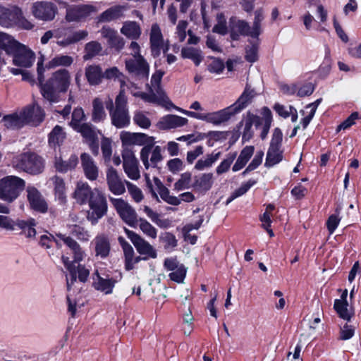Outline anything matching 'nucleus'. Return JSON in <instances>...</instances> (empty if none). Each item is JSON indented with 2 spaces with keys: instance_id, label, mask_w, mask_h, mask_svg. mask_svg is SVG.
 <instances>
[{
  "instance_id": "obj_1",
  "label": "nucleus",
  "mask_w": 361,
  "mask_h": 361,
  "mask_svg": "<svg viewBox=\"0 0 361 361\" xmlns=\"http://www.w3.org/2000/svg\"><path fill=\"white\" fill-rule=\"evenodd\" d=\"M71 77L66 69H59L52 73L44 84H41L42 97L49 102L56 103L61 99V93L67 92L71 85Z\"/></svg>"
},
{
  "instance_id": "obj_2",
  "label": "nucleus",
  "mask_w": 361,
  "mask_h": 361,
  "mask_svg": "<svg viewBox=\"0 0 361 361\" xmlns=\"http://www.w3.org/2000/svg\"><path fill=\"white\" fill-rule=\"evenodd\" d=\"M0 25L7 28L18 26L25 30L33 27L32 23L23 16L22 10L16 6L0 5Z\"/></svg>"
},
{
  "instance_id": "obj_3",
  "label": "nucleus",
  "mask_w": 361,
  "mask_h": 361,
  "mask_svg": "<svg viewBox=\"0 0 361 361\" xmlns=\"http://www.w3.org/2000/svg\"><path fill=\"white\" fill-rule=\"evenodd\" d=\"M12 166L16 170L36 175L42 173L44 164L43 159L34 152H25L13 157Z\"/></svg>"
},
{
  "instance_id": "obj_4",
  "label": "nucleus",
  "mask_w": 361,
  "mask_h": 361,
  "mask_svg": "<svg viewBox=\"0 0 361 361\" xmlns=\"http://www.w3.org/2000/svg\"><path fill=\"white\" fill-rule=\"evenodd\" d=\"M25 187L23 179L16 176H7L0 179V200L11 203Z\"/></svg>"
},
{
  "instance_id": "obj_5",
  "label": "nucleus",
  "mask_w": 361,
  "mask_h": 361,
  "mask_svg": "<svg viewBox=\"0 0 361 361\" xmlns=\"http://www.w3.org/2000/svg\"><path fill=\"white\" fill-rule=\"evenodd\" d=\"M127 103L124 90H121L115 99V109L110 112L111 123L117 128H123L130 124V117Z\"/></svg>"
},
{
  "instance_id": "obj_6",
  "label": "nucleus",
  "mask_w": 361,
  "mask_h": 361,
  "mask_svg": "<svg viewBox=\"0 0 361 361\" xmlns=\"http://www.w3.org/2000/svg\"><path fill=\"white\" fill-rule=\"evenodd\" d=\"M90 211L87 212V219L92 225H96L98 221L106 215L108 204L104 194L94 188V193L88 202Z\"/></svg>"
},
{
  "instance_id": "obj_7",
  "label": "nucleus",
  "mask_w": 361,
  "mask_h": 361,
  "mask_svg": "<svg viewBox=\"0 0 361 361\" xmlns=\"http://www.w3.org/2000/svg\"><path fill=\"white\" fill-rule=\"evenodd\" d=\"M126 69L132 78L146 80L149 74V64L143 56L130 57L125 61Z\"/></svg>"
},
{
  "instance_id": "obj_8",
  "label": "nucleus",
  "mask_w": 361,
  "mask_h": 361,
  "mask_svg": "<svg viewBox=\"0 0 361 361\" xmlns=\"http://www.w3.org/2000/svg\"><path fill=\"white\" fill-rule=\"evenodd\" d=\"M61 259L69 273V276H66V283L68 290L75 283L77 278L82 283H85L87 281L90 271L85 265L79 264L78 266H75L74 262H71L66 256H62Z\"/></svg>"
},
{
  "instance_id": "obj_9",
  "label": "nucleus",
  "mask_w": 361,
  "mask_h": 361,
  "mask_svg": "<svg viewBox=\"0 0 361 361\" xmlns=\"http://www.w3.org/2000/svg\"><path fill=\"white\" fill-rule=\"evenodd\" d=\"M109 200L121 219L129 226L137 228L139 219L135 209L121 198L110 197Z\"/></svg>"
},
{
  "instance_id": "obj_10",
  "label": "nucleus",
  "mask_w": 361,
  "mask_h": 361,
  "mask_svg": "<svg viewBox=\"0 0 361 361\" xmlns=\"http://www.w3.org/2000/svg\"><path fill=\"white\" fill-rule=\"evenodd\" d=\"M55 35L56 43L65 48L85 39L88 35V32L85 30L74 31L68 27H61L55 30Z\"/></svg>"
},
{
  "instance_id": "obj_11",
  "label": "nucleus",
  "mask_w": 361,
  "mask_h": 361,
  "mask_svg": "<svg viewBox=\"0 0 361 361\" xmlns=\"http://www.w3.org/2000/svg\"><path fill=\"white\" fill-rule=\"evenodd\" d=\"M282 137L281 130L278 128H275L267 153L265 166H274L282 160L283 151L281 149Z\"/></svg>"
},
{
  "instance_id": "obj_12",
  "label": "nucleus",
  "mask_w": 361,
  "mask_h": 361,
  "mask_svg": "<svg viewBox=\"0 0 361 361\" xmlns=\"http://www.w3.org/2000/svg\"><path fill=\"white\" fill-rule=\"evenodd\" d=\"M149 45L151 54L154 58L160 56L161 51L166 54L169 49V40H164L161 30L157 23L151 26L149 32Z\"/></svg>"
},
{
  "instance_id": "obj_13",
  "label": "nucleus",
  "mask_w": 361,
  "mask_h": 361,
  "mask_svg": "<svg viewBox=\"0 0 361 361\" xmlns=\"http://www.w3.org/2000/svg\"><path fill=\"white\" fill-rule=\"evenodd\" d=\"M58 2L66 8V20L70 23L84 20L97 11V8L90 4L68 6L66 2L59 1Z\"/></svg>"
},
{
  "instance_id": "obj_14",
  "label": "nucleus",
  "mask_w": 361,
  "mask_h": 361,
  "mask_svg": "<svg viewBox=\"0 0 361 361\" xmlns=\"http://www.w3.org/2000/svg\"><path fill=\"white\" fill-rule=\"evenodd\" d=\"M124 231L136 248L137 252L147 256L143 259L145 260L149 257L152 259L157 257V255L155 249L148 241L133 231L124 228Z\"/></svg>"
},
{
  "instance_id": "obj_15",
  "label": "nucleus",
  "mask_w": 361,
  "mask_h": 361,
  "mask_svg": "<svg viewBox=\"0 0 361 361\" xmlns=\"http://www.w3.org/2000/svg\"><path fill=\"white\" fill-rule=\"evenodd\" d=\"M10 56L13 57V63L15 66L22 68L31 67L35 61V53L26 46L18 42Z\"/></svg>"
},
{
  "instance_id": "obj_16",
  "label": "nucleus",
  "mask_w": 361,
  "mask_h": 361,
  "mask_svg": "<svg viewBox=\"0 0 361 361\" xmlns=\"http://www.w3.org/2000/svg\"><path fill=\"white\" fill-rule=\"evenodd\" d=\"M31 11L32 15L38 20L50 21L57 13V6L51 1H41L32 4Z\"/></svg>"
},
{
  "instance_id": "obj_17",
  "label": "nucleus",
  "mask_w": 361,
  "mask_h": 361,
  "mask_svg": "<svg viewBox=\"0 0 361 361\" xmlns=\"http://www.w3.org/2000/svg\"><path fill=\"white\" fill-rule=\"evenodd\" d=\"M123 150L126 149L133 150L132 147L135 145L142 146L145 143L154 142V137L142 133H130L122 131L120 134Z\"/></svg>"
},
{
  "instance_id": "obj_18",
  "label": "nucleus",
  "mask_w": 361,
  "mask_h": 361,
  "mask_svg": "<svg viewBox=\"0 0 361 361\" xmlns=\"http://www.w3.org/2000/svg\"><path fill=\"white\" fill-rule=\"evenodd\" d=\"M123 167L127 176L133 180L140 178V172L138 168V161L136 159L134 151L126 149L122 150Z\"/></svg>"
},
{
  "instance_id": "obj_19",
  "label": "nucleus",
  "mask_w": 361,
  "mask_h": 361,
  "mask_svg": "<svg viewBox=\"0 0 361 361\" xmlns=\"http://www.w3.org/2000/svg\"><path fill=\"white\" fill-rule=\"evenodd\" d=\"M149 93L137 92L133 93V96L136 97H140L142 100L146 102L157 104L161 105L168 110L170 109V106H173V104L166 95L164 91L159 92L157 94L152 90V87H149Z\"/></svg>"
},
{
  "instance_id": "obj_20",
  "label": "nucleus",
  "mask_w": 361,
  "mask_h": 361,
  "mask_svg": "<svg viewBox=\"0 0 361 361\" xmlns=\"http://www.w3.org/2000/svg\"><path fill=\"white\" fill-rule=\"evenodd\" d=\"M76 132L80 133L85 142L90 146L93 152L97 154L98 152V134L100 133L92 124L90 123H85Z\"/></svg>"
},
{
  "instance_id": "obj_21",
  "label": "nucleus",
  "mask_w": 361,
  "mask_h": 361,
  "mask_svg": "<svg viewBox=\"0 0 361 361\" xmlns=\"http://www.w3.org/2000/svg\"><path fill=\"white\" fill-rule=\"evenodd\" d=\"M106 183L109 190L115 195H121L126 192V183L120 178L117 171L112 166L106 171Z\"/></svg>"
},
{
  "instance_id": "obj_22",
  "label": "nucleus",
  "mask_w": 361,
  "mask_h": 361,
  "mask_svg": "<svg viewBox=\"0 0 361 361\" xmlns=\"http://www.w3.org/2000/svg\"><path fill=\"white\" fill-rule=\"evenodd\" d=\"M94 251L95 257L106 258L110 253L111 244L109 237L104 233L97 234L90 243Z\"/></svg>"
},
{
  "instance_id": "obj_23",
  "label": "nucleus",
  "mask_w": 361,
  "mask_h": 361,
  "mask_svg": "<svg viewBox=\"0 0 361 361\" xmlns=\"http://www.w3.org/2000/svg\"><path fill=\"white\" fill-rule=\"evenodd\" d=\"M21 112L23 117L25 118V125L38 126L44 118V110L37 104L26 106Z\"/></svg>"
},
{
  "instance_id": "obj_24",
  "label": "nucleus",
  "mask_w": 361,
  "mask_h": 361,
  "mask_svg": "<svg viewBox=\"0 0 361 361\" xmlns=\"http://www.w3.org/2000/svg\"><path fill=\"white\" fill-rule=\"evenodd\" d=\"M92 286L105 295L111 294L115 287L117 280L112 277H102L100 276L98 270H95L92 275Z\"/></svg>"
},
{
  "instance_id": "obj_25",
  "label": "nucleus",
  "mask_w": 361,
  "mask_h": 361,
  "mask_svg": "<svg viewBox=\"0 0 361 361\" xmlns=\"http://www.w3.org/2000/svg\"><path fill=\"white\" fill-rule=\"evenodd\" d=\"M27 193L29 204L33 210L40 213L47 212L48 209L47 203L37 188L28 186Z\"/></svg>"
},
{
  "instance_id": "obj_26",
  "label": "nucleus",
  "mask_w": 361,
  "mask_h": 361,
  "mask_svg": "<svg viewBox=\"0 0 361 361\" xmlns=\"http://www.w3.org/2000/svg\"><path fill=\"white\" fill-rule=\"evenodd\" d=\"M101 35L106 39L109 46L117 51H121L125 47L124 39L118 35L116 30L109 26H103L100 30Z\"/></svg>"
},
{
  "instance_id": "obj_27",
  "label": "nucleus",
  "mask_w": 361,
  "mask_h": 361,
  "mask_svg": "<svg viewBox=\"0 0 361 361\" xmlns=\"http://www.w3.org/2000/svg\"><path fill=\"white\" fill-rule=\"evenodd\" d=\"M231 37L233 39H237L239 35L248 36L252 38H257L258 34L254 32V27L244 20L239 19H232Z\"/></svg>"
},
{
  "instance_id": "obj_28",
  "label": "nucleus",
  "mask_w": 361,
  "mask_h": 361,
  "mask_svg": "<svg viewBox=\"0 0 361 361\" xmlns=\"http://www.w3.org/2000/svg\"><path fill=\"white\" fill-rule=\"evenodd\" d=\"M213 183V174L204 173L193 178L192 188L195 192L204 195L212 188Z\"/></svg>"
},
{
  "instance_id": "obj_29",
  "label": "nucleus",
  "mask_w": 361,
  "mask_h": 361,
  "mask_svg": "<svg viewBox=\"0 0 361 361\" xmlns=\"http://www.w3.org/2000/svg\"><path fill=\"white\" fill-rule=\"evenodd\" d=\"M56 237L61 240L64 244L68 246L72 252L73 256L74 264L82 261L86 255L81 246L73 238L65 234L57 233Z\"/></svg>"
},
{
  "instance_id": "obj_30",
  "label": "nucleus",
  "mask_w": 361,
  "mask_h": 361,
  "mask_svg": "<svg viewBox=\"0 0 361 361\" xmlns=\"http://www.w3.org/2000/svg\"><path fill=\"white\" fill-rule=\"evenodd\" d=\"M56 237L61 240L64 244L68 246L72 252L73 256L74 264L82 261L86 255L81 246L73 238L65 234L57 233Z\"/></svg>"
},
{
  "instance_id": "obj_31",
  "label": "nucleus",
  "mask_w": 361,
  "mask_h": 361,
  "mask_svg": "<svg viewBox=\"0 0 361 361\" xmlns=\"http://www.w3.org/2000/svg\"><path fill=\"white\" fill-rule=\"evenodd\" d=\"M235 114L229 106L217 111L204 114V121L215 126H219L228 121Z\"/></svg>"
},
{
  "instance_id": "obj_32",
  "label": "nucleus",
  "mask_w": 361,
  "mask_h": 361,
  "mask_svg": "<svg viewBox=\"0 0 361 361\" xmlns=\"http://www.w3.org/2000/svg\"><path fill=\"white\" fill-rule=\"evenodd\" d=\"M18 42L13 36L4 32H0V63L5 62V57L10 56L15 47L18 46Z\"/></svg>"
},
{
  "instance_id": "obj_33",
  "label": "nucleus",
  "mask_w": 361,
  "mask_h": 361,
  "mask_svg": "<svg viewBox=\"0 0 361 361\" xmlns=\"http://www.w3.org/2000/svg\"><path fill=\"white\" fill-rule=\"evenodd\" d=\"M255 96V91L247 85L237 101L230 106L234 114H237L246 108L252 102Z\"/></svg>"
},
{
  "instance_id": "obj_34",
  "label": "nucleus",
  "mask_w": 361,
  "mask_h": 361,
  "mask_svg": "<svg viewBox=\"0 0 361 361\" xmlns=\"http://www.w3.org/2000/svg\"><path fill=\"white\" fill-rule=\"evenodd\" d=\"M80 159L85 177L90 180H95L98 178L99 169L93 159L87 153H82Z\"/></svg>"
},
{
  "instance_id": "obj_35",
  "label": "nucleus",
  "mask_w": 361,
  "mask_h": 361,
  "mask_svg": "<svg viewBox=\"0 0 361 361\" xmlns=\"http://www.w3.org/2000/svg\"><path fill=\"white\" fill-rule=\"evenodd\" d=\"M188 119L177 115L169 114L161 118L158 127L161 130H168L182 127L188 123Z\"/></svg>"
},
{
  "instance_id": "obj_36",
  "label": "nucleus",
  "mask_w": 361,
  "mask_h": 361,
  "mask_svg": "<svg viewBox=\"0 0 361 361\" xmlns=\"http://www.w3.org/2000/svg\"><path fill=\"white\" fill-rule=\"evenodd\" d=\"M94 193V189L92 190L87 183L78 181L73 193V197L78 203L84 204L90 201Z\"/></svg>"
},
{
  "instance_id": "obj_37",
  "label": "nucleus",
  "mask_w": 361,
  "mask_h": 361,
  "mask_svg": "<svg viewBox=\"0 0 361 361\" xmlns=\"http://www.w3.org/2000/svg\"><path fill=\"white\" fill-rule=\"evenodd\" d=\"M120 32L127 38L132 40L138 39L142 35V29L140 24L133 20H126L123 22Z\"/></svg>"
},
{
  "instance_id": "obj_38",
  "label": "nucleus",
  "mask_w": 361,
  "mask_h": 361,
  "mask_svg": "<svg viewBox=\"0 0 361 361\" xmlns=\"http://www.w3.org/2000/svg\"><path fill=\"white\" fill-rule=\"evenodd\" d=\"M126 8L123 6L116 5L102 12L98 18L99 22H111L123 17Z\"/></svg>"
},
{
  "instance_id": "obj_39",
  "label": "nucleus",
  "mask_w": 361,
  "mask_h": 361,
  "mask_svg": "<svg viewBox=\"0 0 361 361\" xmlns=\"http://www.w3.org/2000/svg\"><path fill=\"white\" fill-rule=\"evenodd\" d=\"M153 180L161 198L164 201L174 206H178L180 204V200L178 197L171 195L169 190L163 185L158 178L154 177Z\"/></svg>"
},
{
  "instance_id": "obj_40",
  "label": "nucleus",
  "mask_w": 361,
  "mask_h": 361,
  "mask_svg": "<svg viewBox=\"0 0 361 361\" xmlns=\"http://www.w3.org/2000/svg\"><path fill=\"white\" fill-rule=\"evenodd\" d=\"M85 77L90 85H97L104 78L102 68L97 65H90L85 68Z\"/></svg>"
},
{
  "instance_id": "obj_41",
  "label": "nucleus",
  "mask_w": 361,
  "mask_h": 361,
  "mask_svg": "<svg viewBox=\"0 0 361 361\" xmlns=\"http://www.w3.org/2000/svg\"><path fill=\"white\" fill-rule=\"evenodd\" d=\"M25 118L23 117L21 111L12 114L5 116L1 122L4 126L11 129H18L25 126Z\"/></svg>"
},
{
  "instance_id": "obj_42",
  "label": "nucleus",
  "mask_w": 361,
  "mask_h": 361,
  "mask_svg": "<svg viewBox=\"0 0 361 361\" xmlns=\"http://www.w3.org/2000/svg\"><path fill=\"white\" fill-rule=\"evenodd\" d=\"M260 123V117L251 114H247L242 135V140L243 142H247L252 138L253 135V132L252 130V125H255L256 127H258Z\"/></svg>"
},
{
  "instance_id": "obj_43",
  "label": "nucleus",
  "mask_w": 361,
  "mask_h": 361,
  "mask_svg": "<svg viewBox=\"0 0 361 361\" xmlns=\"http://www.w3.org/2000/svg\"><path fill=\"white\" fill-rule=\"evenodd\" d=\"M255 148L253 146H246L244 147L238 156L235 163L233 166L232 170L234 172L242 169L248 162L254 153Z\"/></svg>"
},
{
  "instance_id": "obj_44",
  "label": "nucleus",
  "mask_w": 361,
  "mask_h": 361,
  "mask_svg": "<svg viewBox=\"0 0 361 361\" xmlns=\"http://www.w3.org/2000/svg\"><path fill=\"white\" fill-rule=\"evenodd\" d=\"M78 163V157L75 154H72L68 161H63L61 158H56L55 167L59 172L66 173L74 169Z\"/></svg>"
},
{
  "instance_id": "obj_45",
  "label": "nucleus",
  "mask_w": 361,
  "mask_h": 361,
  "mask_svg": "<svg viewBox=\"0 0 361 361\" xmlns=\"http://www.w3.org/2000/svg\"><path fill=\"white\" fill-rule=\"evenodd\" d=\"M106 117L102 101L99 98H95L92 102V120L94 123L104 121Z\"/></svg>"
},
{
  "instance_id": "obj_46",
  "label": "nucleus",
  "mask_w": 361,
  "mask_h": 361,
  "mask_svg": "<svg viewBox=\"0 0 361 361\" xmlns=\"http://www.w3.org/2000/svg\"><path fill=\"white\" fill-rule=\"evenodd\" d=\"M15 226H17L27 238L35 237L36 231V222L34 219H28L27 220H18L15 222Z\"/></svg>"
},
{
  "instance_id": "obj_47",
  "label": "nucleus",
  "mask_w": 361,
  "mask_h": 361,
  "mask_svg": "<svg viewBox=\"0 0 361 361\" xmlns=\"http://www.w3.org/2000/svg\"><path fill=\"white\" fill-rule=\"evenodd\" d=\"M334 307L339 317L345 320L350 321L354 314L353 311L348 309V303L347 301L335 300Z\"/></svg>"
},
{
  "instance_id": "obj_48",
  "label": "nucleus",
  "mask_w": 361,
  "mask_h": 361,
  "mask_svg": "<svg viewBox=\"0 0 361 361\" xmlns=\"http://www.w3.org/2000/svg\"><path fill=\"white\" fill-rule=\"evenodd\" d=\"M181 56L184 59H189L196 66H199L203 59L202 51L194 47H184L181 49Z\"/></svg>"
},
{
  "instance_id": "obj_49",
  "label": "nucleus",
  "mask_w": 361,
  "mask_h": 361,
  "mask_svg": "<svg viewBox=\"0 0 361 361\" xmlns=\"http://www.w3.org/2000/svg\"><path fill=\"white\" fill-rule=\"evenodd\" d=\"M50 180L54 185L56 197L61 202H63L66 200V185L63 179L59 176H55L52 177Z\"/></svg>"
},
{
  "instance_id": "obj_50",
  "label": "nucleus",
  "mask_w": 361,
  "mask_h": 361,
  "mask_svg": "<svg viewBox=\"0 0 361 361\" xmlns=\"http://www.w3.org/2000/svg\"><path fill=\"white\" fill-rule=\"evenodd\" d=\"M73 62L72 56L68 55L59 54L55 56L46 65L48 69L54 68L59 66H70Z\"/></svg>"
},
{
  "instance_id": "obj_51",
  "label": "nucleus",
  "mask_w": 361,
  "mask_h": 361,
  "mask_svg": "<svg viewBox=\"0 0 361 361\" xmlns=\"http://www.w3.org/2000/svg\"><path fill=\"white\" fill-rule=\"evenodd\" d=\"M221 153L212 152L207 154L206 158L199 159L195 165V169L198 171L204 170V169L211 167L221 157Z\"/></svg>"
},
{
  "instance_id": "obj_52",
  "label": "nucleus",
  "mask_w": 361,
  "mask_h": 361,
  "mask_svg": "<svg viewBox=\"0 0 361 361\" xmlns=\"http://www.w3.org/2000/svg\"><path fill=\"white\" fill-rule=\"evenodd\" d=\"M66 134L63 128L59 126H56L49 133V143L51 147L59 146L64 140Z\"/></svg>"
},
{
  "instance_id": "obj_53",
  "label": "nucleus",
  "mask_w": 361,
  "mask_h": 361,
  "mask_svg": "<svg viewBox=\"0 0 361 361\" xmlns=\"http://www.w3.org/2000/svg\"><path fill=\"white\" fill-rule=\"evenodd\" d=\"M102 50V44L97 41H91L85 46L83 59L87 61L98 55Z\"/></svg>"
},
{
  "instance_id": "obj_54",
  "label": "nucleus",
  "mask_w": 361,
  "mask_h": 361,
  "mask_svg": "<svg viewBox=\"0 0 361 361\" xmlns=\"http://www.w3.org/2000/svg\"><path fill=\"white\" fill-rule=\"evenodd\" d=\"M271 112L268 108L264 107L263 109V118H261V123L259 124L262 125V130L260 134V137L262 140L267 137L271 127Z\"/></svg>"
},
{
  "instance_id": "obj_55",
  "label": "nucleus",
  "mask_w": 361,
  "mask_h": 361,
  "mask_svg": "<svg viewBox=\"0 0 361 361\" xmlns=\"http://www.w3.org/2000/svg\"><path fill=\"white\" fill-rule=\"evenodd\" d=\"M85 120L86 116L83 109L82 108H76L72 113V118L69 125L74 130H76L85 123Z\"/></svg>"
},
{
  "instance_id": "obj_56",
  "label": "nucleus",
  "mask_w": 361,
  "mask_h": 361,
  "mask_svg": "<svg viewBox=\"0 0 361 361\" xmlns=\"http://www.w3.org/2000/svg\"><path fill=\"white\" fill-rule=\"evenodd\" d=\"M137 226L140 231L148 238L155 239L157 236V229L145 219H138Z\"/></svg>"
},
{
  "instance_id": "obj_57",
  "label": "nucleus",
  "mask_w": 361,
  "mask_h": 361,
  "mask_svg": "<svg viewBox=\"0 0 361 361\" xmlns=\"http://www.w3.org/2000/svg\"><path fill=\"white\" fill-rule=\"evenodd\" d=\"M159 240L164 245L165 250H173L178 245L176 236L169 232L162 233L159 235Z\"/></svg>"
},
{
  "instance_id": "obj_58",
  "label": "nucleus",
  "mask_w": 361,
  "mask_h": 361,
  "mask_svg": "<svg viewBox=\"0 0 361 361\" xmlns=\"http://www.w3.org/2000/svg\"><path fill=\"white\" fill-rule=\"evenodd\" d=\"M192 174L185 172L180 175L179 179L174 183V190L180 191L192 188Z\"/></svg>"
},
{
  "instance_id": "obj_59",
  "label": "nucleus",
  "mask_w": 361,
  "mask_h": 361,
  "mask_svg": "<svg viewBox=\"0 0 361 361\" xmlns=\"http://www.w3.org/2000/svg\"><path fill=\"white\" fill-rule=\"evenodd\" d=\"M125 258V269L127 271H130L134 268L135 264H137L142 258L140 256H135L133 248L128 249L123 252Z\"/></svg>"
},
{
  "instance_id": "obj_60",
  "label": "nucleus",
  "mask_w": 361,
  "mask_h": 361,
  "mask_svg": "<svg viewBox=\"0 0 361 361\" xmlns=\"http://www.w3.org/2000/svg\"><path fill=\"white\" fill-rule=\"evenodd\" d=\"M236 156H237L236 152L228 153L226 155V157L216 167V173L220 175V174H222V173L228 171L231 167V164L235 159Z\"/></svg>"
},
{
  "instance_id": "obj_61",
  "label": "nucleus",
  "mask_w": 361,
  "mask_h": 361,
  "mask_svg": "<svg viewBox=\"0 0 361 361\" xmlns=\"http://www.w3.org/2000/svg\"><path fill=\"white\" fill-rule=\"evenodd\" d=\"M133 121L137 126L144 129H148L151 126L150 119L147 117L146 113L141 111L135 112Z\"/></svg>"
},
{
  "instance_id": "obj_62",
  "label": "nucleus",
  "mask_w": 361,
  "mask_h": 361,
  "mask_svg": "<svg viewBox=\"0 0 361 361\" xmlns=\"http://www.w3.org/2000/svg\"><path fill=\"white\" fill-rule=\"evenodd\" d=\"M70 232L80 241L87 242L91 238V235L88 231L78 225L73 226L71 228Z\"/></svg>"
},
{
  "instance_id": "obj_63",
  "label": "nucleus",
  "mask_w": 361,
  "mask_h": 361,
  "mask_svg": "<svg viewBox=\"0 0 361 361\" xmlns=\"http://www.w3.org/2000/svg\"><path fill=\"white\" fill-rule=\"evenodd\" d=\"M125 183L128 191L133 200L136 202H140L144 198L142 190L137 185L128 180H125Z\"/></svg>"
},
{
  "instance_id": "obj_64",
  "label": "nucleus",
  "mask_w": 361,
  "mask_h": 361,
  "mask_svg": "<svg viewBox=\"0 0 361 361\" xmlns=\"http://www.w3.org/2000/svg\"><path fill=\"white\" fill-rule=\"evenodd\" d=\"M154 142L151 143H145V146L142 148L140 151V159L146 169H148L150 167L149 156L152 152V149L153 148Z\"/></svg>"
}]
</instances>
